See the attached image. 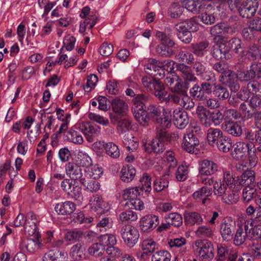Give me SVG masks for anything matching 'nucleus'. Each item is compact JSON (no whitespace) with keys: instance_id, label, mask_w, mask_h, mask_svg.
I'll return each instance as SVG.
<instances>
[{"instance_id":"f257e3e1","label":"nucleus","mask_w":261,"mask_h":261,"mask_svg":"<svg viewBox=\"0 0 261 261\" xmlns=\"http://www.w3.org/2000/svg\"><path fill=\"white\" fill-rule=\"evenodd\" d=\"M237 180L229 172H224L222 180L216 181L213 186L214 194L219 197H222L229 189H234Z\"/></svg>"},{"instance_id":"f03ea898","label":"nucleus","mask_w":261,"mask_h":261,"mask_svg":"<svg viewBox=\"0 0 261 261\" xmlns=\"http://www.w3.org/2000/svg\"><path fill=\"white\" fill-rule=\"evenodd\" d=\"M119 232L125 244L130 248L135 245L140 236L138 229L128 224L122 225Z\"/></svg>"},{"instance_id":"7ed1b4c3","label":"nucleus","mask_w":261,"mask_h":261,"mask_svg":"<svg viewBox=\"0 0 261 261\" xmlns=\"http://www.w3.org/2000/svg\"><path fill=\"white\" fill-rule=\"evenodd\" d=\"M149 118L155 123L164 128H169L171 120L166 117H162L161 107L158 105L150 104L146 110Z\"/></svg>"},{"instance_id":"20e7f679","label":"nucleus","mask_w":261,"mask_h":261,"mask_svg":"<svg viewBox=\"0 0 261 261\" xmlns=\"http://www.w3.org/2000/svg\"><path fill=\"white\" fill-rule=\"evenodd\" d=\"M177 70L180 73L181 84L184 87V90H188L192 83L197 81V78L190 66L179 63L177 65Z\"/></svg>"},{"instance_id":"39448f33","label":"nucleus","mask_w":261,"mask_h":261,"mask_svg":"<svg viewBox=\"0 0 261 261\" xmlns=\"http://www.w3.org/2000/svg\"><path fill=\"white\" fill-rule=\"evenodd\" d=\"M196 250L203 261H210L214 257V248L211 242L206 240L195 242Z\"/></svg>"},{"instance_id":"423d86ee","label":"nucleus","mask_w":261,"mask_h":261,"mask_svg":"<svg viewBox=\"0 0 261 261\" xmlns=\"http://www.w3.org/2000/svg\"><path fill=\"white\" fill-rule=\"evenodd\" d=\"M237 75L240 82H249L254 80L256 76L259 78L261 77V64L254 62L251 64L249 70L237 69Z\"/></svg>"},{"instance_id":"0eeeda50","label":"nucleus","mask_w":261,"mask_h":261,"mask_svg":"<svg viewBox=\"0 0 261 261\" xmlns=\"http://www.w3.org/2000/svg\"><path fill=\"white\" fill-rule=\"evenodd\" d=\"M159 248L158 244L152 239H145L141 244L143 252H138L137 256L141 261H147L149 256L152 255Z\"/></svg>"},{"instance_id":"6e6552de","label":"nucleus","mask_w":261,"mask_h":261,"mask_svg":"<svg viewBox=\"0 0 261 261\" xmlns=\"http://www.w3.org/2000/svg\"><path fill=\"white\" fill-rule=\"evenodd\" d=\"M219 81L227 86L232 92H237L240 89V86L238 81L237 72L229 69L224 74L220 76Z\"/></svg>"},{"instance_id":"1a4fd4ad","label":"nucleus","mask_w":261,"mask_h":261,"mask_svg":"<svg viewBox=\"0 0 261 261\" xmlns=\"http://www.w3.org/2000/svg\"><path fill=\"white\" fill-rule=\"evenodd\" d=\"M199 145V141L193 132L185 135L181 144L182 148L190 153L197 154V147Z\"/></svg>"},{"instance_id":"9d476101","label":"nucleus","mask_w":261,"mask_h":261,"mask_svg":"<svg viewBox=\"0 0 261 261\" xmlns=\"http://www.w3.org/2000/svg\"><path fill=\"white\" fill-rule=\"evenodd\" d=\"M235 227V222L230 218L223 220L220 225V232L224 240L229 241L232 239Z\"/></svg>"},{"instance_id":"9b49d317","label":"nucleus","mask_w":261,"mask_h":261,"mask_svg":"<svg viewBox=\"0 0 261 261\" xmlns=\"http://www.w3.org/2000/svg\"><path fill=\"white\" fill-rule=\"evenodd\" d=\"M258 4L257 0H246L245 4L239 6L237 5V8L240 15L246 18H249L255 14Z\"/></svg>"},{"instance_id":"f8f14e48","label":"nucleus","mask_w":261,"mask_h":261,"mask_svg":"<svg viewBox=\"0 0 261 261\" xmlns=\"http://www.w3.org/2000/svg\"><path fill=\"white\" fill-rule=\"evenodd\" d=\"M80 128L86 136L89 142H94L100 133L99 127L90 122H85L81 124Z\"/></svg>"},{"instance_id":"ddd939ff","label":"nucleus","mask_w":261,"mask_h":261,"mask_svg":"<svg viewBox=\"0 0 261 261\" xmlns=\"http://www.w3.org/2000/svg\"><path fill=\"white\" fill-rule=\"evenodd\" d=\"M140 227L144 232H150L159 224V217L154 215H147L140 221Z\"/></svg>"},{"instance_id":"4468645a","label":"nucleus","mask_w":261,"mask_h":261,"mask_svg":"<svg viewBox=\"0 0 261 261\" xmlns=\"http://www.w3.org/2000/svg\"><path fill=\"white\" fill-rule=\"evenodd\" d=\"M249 224L250 221H247L244 225L238 227L233 239L235 245L240 246L244 244L247 239L250 240L251 234L248 229Z\"/></svg>"},{"instance_id":"2eb2a0df","label":"nucleus","mask_w":261,"mask_h":261,"mask_svg":"<svg viewBox=\"0 0 261 261\" xmlns=\"http://www.w3.org/2000/svg\"><path fill=\"white\" fill-rule=\"evenodd\" d=\"M164 82L171 92L181 93L184 91V87L181 84V78L176 74H169Z\"/></svg>"},{"instance_id":"dca6fc26","label":"nucleus","mask_w":261,"mask_h":261,"mask_svg":"<svg viewBox=\"0 0 261 261\" xmlns=\"http://www.w3.org/2000/svg\"><path fill=\"white\" fill-rule=\"evenodd\" d=\"M189 117L187 113L181 109H175L173 113V122L179 129L184 128L189 123Z\"/></svg>"},{"instance_id":"f3484780","label":"nucleus","mask_w":261,"mask_h":261,"mask_svg":"<svg viewBox=\"0 0 261 261\" xmlns=\"http://www.w3.org/2000/svg\"><path fill=\"white\" fill-rule=\"evenodd\" d=\"M65 171L67 175L69 176L71 180H79L81 182V179L83 178V176L87 174L85 170L84 173L81 167L76 164L69 162L65 166Z\"/></svg>"},{"instance_id":"a211bd4d","label":"nucleus","mask_w":261,"mask_h":261,"mask_svg":"<svg viewBox=\"0 0 261 261\" xmlns=\"http://www.w3.org/2000/svg\"><path fill=\"white\" fill-rule=\"evenodd\" d=\"M221 128L226 133L235 137H239L243 134L241 126L233 120H225L222 123Z\"/></svg>"},{"instance_id":"6ab92c4d","label":"nucleus","mask_w":261,"mask_h":261,"mask_svg":"<svg viewBox=\"0 0 261 261\" xmlns=\"http://www.w3.org/2000/svg\"><path fill=\"white\" fill-rule=\"evenodd\" d=\"M210 42L207 40L192 43L190 46L191 51L198 57H203L208 51Z\"/></svg>"},{"instance_id":"aec40b11","label":"nucleus","mask_w":261,"mask_h":261,"mask_svg":"<svg viewBox=\"0 0 261 261\" xmlns=\"http://www.w3.org/2000/svg\"><path fill=\"white\" fill-rule=\"evenodd\" d=\"M250 144H246L244 142H237L234 144V148L231 152V156L237 160H243L246 157Z\"/></svg>"},{"instance_id":"412c9836","label":"nucleus","mask_w":261,"mask_h":261,"mask_svg":"<svg viewBox=\"0 0 261 261\" xmlns=\"http://www.w3.org/2000/svg\"><path fill=\"white\" fill-rule=\"evenodd\" d=\"M199 165V173L206 176L214 174L218 171V166L216 163L207 160H203L201 161Z\"/></svg>"},{"instance_id":"4be33fe9","label":"nucleus","mask_w":261,"mask_h":261,"mask_svg":"<svg viewBox=\"0 0 261 261\" xmlns=\"http://www.w3.org/2000/svg\"><path fill=\"white\" fill-rule=\"evenodd\" d=\"M156 127V138L160 140L161 142H170L178 139V135L176 133H169L164 128L159 125Z\"/></svg>"},{"instance_id":"5701e85b","label":"nucleus","mask_w":261,"mask_h":261,"mask_svg":"<svg viewBox=\"0 0 261 261\" xmlns=\"http://www.w3.org/2000/svg\"><path fill=\"white\" fill-rule=\"evenodd\" d=\"M202 2V0H183L181 4L188 11L197 14L203 12L205 9V5Z\"/></svg>"},{"instance_id":"b1692460","label":"nucleus","mask_w":261,"mask_h":261,"mask_svg":"<svg viewBox=\"0 0 261 261\" xmlns=\"http://www.w3.org/2000/svg\"><path fill=\"white\" fill-rule=\"evenodd\" d=\"M111 107L112 111L120 116L126 115L128 107L127 104L122 99L116 97L112 100Z\"/></svg>"},{"instance_id":"393cba45","label":"nucleus","mask_w":261,"mask_h":261,"mask_svg":"<svg viewBox=\"0 0 261 261\" xmlns=\"http://www.w3.org/2000/svg\"><path fill=\"white\" fill-rule=\"evenodd\" d=\"M202 80L204 81L202 82L200 86L204 96H205V99H206L207 95L211 94L213 92V86H215L216 80L213 74H211V75L205 76L204 77H203Z\"/></svg>"},{"instance_id":"a878e982","label":"nucleus","mask_w":261,"mask_h":261,"mask_svg":"<svg viewBox=\"0 0 261 261\" xmlns=\"http://www.w3.org/2000/svg\"><path fill=\"white\" fill-rule=\"evenodd\" d=\"M76 209V205L72 202L67 201L58 203L55 207V210L58 215H68L72 214Z\"/></svg>"},{"instance_id":"bb28decb","label":"nucleus","mask_w":261,"mask_h":261,"mask_svg":"<svg viewBox=\"0 0 261 261\" xmlns=\"http://www.w3.org/2000/svg\"><path fill=\"white\" fill-rule=\"evenodd\" d=\"M177 32H196L198 30V25L193 19H187L175 25Z\"/></svg>"},{"instance_id":"cd10ccee","label":"nucleus","mask_w":261,"mask_h":261,"mask_svg":"<svg viewBox=\"0 0 261 261\" xmlns=\"http://www.w3.org/2000/svg\"><path fill=\"white\" fill-rule=\"evenodd\" d=\"M236 179L237 180V185H242L246 187H252L254 184L255 181V173L252 170H246L244 171L241 176V178H238V177H236Z\"/></svg>"},{"instance_id":"c85d7f7f","label":"nucleus","mask_w":261,"mask_h":261,"mask_svg":"<svg viewBox=\"0 0 261 261\" xmlns=\"http://www.w3.org/2000/svg\"><path fill=\"white\" fill-rule=\"evenodd\" d=\"M144 150L148 153H160L163 152L164 150V145L163 142H161L160 140L156 139H152L149 143H146L144 145Z\"/></svg>"},{"instance_id":"c756f323","label":"nucleus","mask_w":261,"mask_h":261,"mask_svg":"<svg viewBox=\"0 0 261 261\" xmlns=\"http://www.w3.org/2000/svg\"><path fill=\"white\" fill-rule=\"evenodd\" d=\"M150 97L146 94L141 93L137 94L132 99L133 106L132 108V111L144 110V108L145 104L149 101Z\"/></svg>"},{"instance_id":"7c9ffc66","label":"nucleus","mask_w":261,"mask_h":261,"mask_svg":"<svg viewBox=\"0 0 261 261\" xmlns=\"http://www.w3.org/2000/svg\"><path fill=\"white\" fill-rule=\"evenodd\" d=\"M224 135L223 132L218 128H210L207 132V140L208 144L214 146L218 140L221 139Z\"/></svg>"},{"instance_id":"2f4dec72","label":"nucleus","mask_w":261,"mask_h":261,"mask_svg":"<svg viewBox=\"0 0 261 261\" xmlns=\"http://www.w3.org/2000/svg\"><path fill=\"white\" fill-rule=\"evenodd\" d=\"M83 177L81 179V184L83 185L87 190L91 192H96L99 189L100 185L95 179L90 177L88 174L83 176Z\"/></svg>"},{"instance_id":"473e14b6","label":"nucleus","mask_w":261,"mask_h":261,"mask_svg":"<svg viewBox=\"0 0 261 261\" xmlns=\"http://www.w3.org/2000/svg\"><path fill=\"white\" fill-rule=\"evenodd\" d=\"M184 220L186 224L190 225H193L195 224H200L203 222L201 215L195 212L186 211L184 213Z\"/></svg>"},{"instance_id":"72a5a7b5","label":"nucleus","mask_w":261,"mask_h":261,"mask_svg":"<svg viewBox=\"0 0 261 261\" xmlns=\"http://www.w3.org/2000/svg\"><path fill=\"white\" fill-rule=\"evenodd\" d=\"M20 249L27 251L31 254L34 253L39 248V243L38 240L33 239H27L23 241L19 246Z\"/></svg>"},{"instance_id":"f704fd0d","label":"nucleus","mask_w":261,"mask_h":261,"mask_svg":"<svg viewBox=\"0 0 261 261\" xmlns=\"http://www.w3.org/2000/svg\"><path fill=\"white\" fill-rule=\"evenodd\" d=\"M141 184V186L139 187L141 192H144L146 195H148L151 191V177L147 173H144L139 180Z\"/></svg>"},{"instance_id":"c9c22d12","label":"nucleus","mask_w":261,"mask_h":261,"mask_svg":"<svg viewBox=\"0 0 261 261\" xmlns=\"http://www.w3.org/2000/svg\"><path fill=\"white\" fill-rule=\"evenodd\" d=\"M136 175V170L132 166L123 167L121 171V179L125 182L131 181Z\"/></svg>"},{"instance_id":"e433bc0d","label":"nucleus","mask_w":261,"mask_h":261,"mask_svg":"<svg viewBox=\"0 0 261 261\" xmlns=\"http://www.w3.org/2000/svg\"><path fill=\"white\" fill-rule=\"evenodd\" d=\"M187 91L184 90L180 93L178 105L186 109L190 110L194 108L195 103L192 99L188 96Z\"/></svg>"},{"instance_id":"4c0bfd02","label":"nucleus","mask_w":261,"mask_h":261,"mask_svg":"<svg viewBox=\"0 0 261 261\" xmlns=\"http://www.w3.org/2000/svg\"><path fill=\"white\" fill-rule=\"evenodd\" d=\"M63 256L62 252L55 248L46 252L42 257V261H61Z\"/></svg>"},{"instance_id":"58836bf2","label":"nucleus","mask_w":261,"mask_h":261,"mask_svg":"<svg viewBox=\"0 0 261 261\" xmlns=\"http://www.w3.org/2000/svg\"><path fill=\"white\" fill-rule=\"evenodd\" d=\"M133 114L136 120L142 125L147 126L150 119L146 110H134Z\"/></svg>"},{"instance_id":"ea45409f","label":"nucleus","mask_w":261,"mask_h":261,"mask_svg":"<svg viewBox=\"0 0 261 261\" xmlns=\"http://www.w3.org/2000/svg\"><path fill=\"white\" fill-rule=\"evenodd\" d=\"M213 94L221 100H225L229 97V92L228 89L221 84H216L214 87Z\"/></svg>"},{"instance_id":"a19ab883","label":"nucleus","mask_w":261,"mask_h":261,"mask_svg":"<svg viewBox=\"0 0 261 261\" xmlns=\"http://www.w3.org/2000/svg\"><path fill=\"white\" fill-rule=\"evenodd\" d=\"M65 137L68 141L75 144H82L84 142L82 135L79 132L73 129L67 131Z\"/></svg>"},{"instance_id":"79ce46f5","label":"nucleus","mask_w":261,"mask_h":261,"mask_svg":"<svg viewBox=\"0 0 261 261\" xmlns=\"http://www.w3.org/2000/svg\"><path fill=\"white\" fill-rule=\"evenodd\" d=\"M161 66H162L161 62L154 59H150L148 63L145 65L144 69L148 74L153 75L161 68Z\"/></svg>"},{"instance_id":"37998d69","label":"nucleus","mask_w":261,"mask_h":261,"mask_svg":"<svg viewBox=\"0 0 261 261\" xmlns=\"http://www.w3.org/2000/svg\"><path fill=\"white\" fill-rule=\"evenodd\" d=\"M192 63L193 69L197 76L201 77L202 79L205 76L210 75L208 74L211 73V72L207 71L206 67L201 62L196 61Z\"/></svg>"},{"instance_id":"c03bdc74","label":"nucleus","mask_w":261,"mask_h":261,"mask_svg":"<svg viewBox=\"0 0 261 261\" xmlns=\"http://www.w3.org/2000/svg\"><path fill=\"white\" fill-rule=\"evenodd\" d=\"M76 164L87 168H89L92 164L91 158L86 153L80 151L77 155Z\"/></svg>"},{"instance_id":"a18cd8bd","label":"nucleus","mask_w":261,"mask_h":261,"mask_svg":"<svg viewBox=\"0 0 261 261\" xmlns=\"http://www.w3.org/2000/svg\"><path fill=\"white\" fill-rule=\"evenodd\" d=\"M176 58L179 62L187 65H190L194 61L193 54L185 50H180Z\"/></svg>"},{"instance_id":"49530a36","label":"nucleus","mask_w":261,"mask_h":261,"mask_svg":"<svg viewBox=\"0 0 261 261\" xmlns=\"http://www.w3.org/2000/svg\"><path fill=\"white\" fill-rule=\"evenodd\" d=\"M196 113L202 124L205 127H210L211 123V120L208 118L207 110L202 106H198L196 109Z\"/></svg>"},{"instance_id":"de8ad7c7","label":"nucleus","mask_w":261,"mask_h":261,"mask_svg":"<svg viewBox=\"0 0 261 261\" xmlns=\"http://www.w3.org/2000/svg\"><path fill=\"white\" fill-rule=\"evenodd\" d=\"M219 151L224 153L228 152L232 147L231 139L228 137L224 136L223 137L218 140L215 145Z\"/></svg>"},{"instance_id":"09e8293b","label":"nucleus","mask_w":261,"mask_h":261,"mask_svg":"<svg viewBox=\"0 0 261 261\" xmlns=\"http://www.w3.org/2000/svg\"><path fill=\"white\" fill-rule=\"evenodd\" d=\"M239 198V195L233 190V189H229L226 194L221 197L222 201L228 204L237 203Z\"/></svg>"},{"instance_id":"8fccbe9b","label":"nucleus","mask_w":261,"mask_h":261,"mask_svg":"<svg viewBox=\"0 0 261 261\" xmlns=\"http://www.w3.org/2000/svg\"><path fill=\"white\" fill-rule=\"evenodd\" d=\"M165 218L170 225L175 227H178L182 224V217L177 213H170L165 216Z\"/></svg>"},{"instance_id":"3c124183","label":"nucleus","mask_w":261,"mask_h":261,"mask_svg":"<svg viewBox=\"0 0 261 261\" xmlns=\"http://www.w3.org/2000/svg\"><path fill=\"white\" fill-rule=\"evenodd\" d=\"M156 36L161 42V44H164L168 47H173L175 43L170 35H167L163 32L158 31L156 33Z\"/></svg>"},{"instance_id":"603ef678","label":"nucleus","mask_w":261,"mask_h":261,"mask_svg":"<svg viewBox=\"0 0 261 261\" xmlns=\"http://www.w3.org/2000/svg\"><path fill=\"white\" fill-rule=\"evenodd\" d=\"M163 94L162 97L158 98L161 102H165L166 103L172 102L175 104H178L180 93L171 92V93L168 94V92L166 91V94L163 93Z\"/></svg>"},{"instance_id":"864d4df0","label":"nucleus","mask_w":261,"mask_h":261,"mask_svg":"<svg viewBox=\"0 0 261 261\" xmlns=\"http://www.w3.org/2000/svg\"><path fill=\"white\" fill-rule=\"evenodd\" d=\"M141 193L139 187L130 188L125 189L123 191L122 198L125 201L132 200L136 198Z\"/></svg>"},{"instance_id":"5fc2aeb1","label":"nucleus","mask_w":261,"mask_h":261,"mask_svg":"<svg viewBox=\"0 0 261 261\" xmlns=\"http://www.w3.org/2000/svg\"><path fill=\"white\" fill-rule=\"evenodd\" d=\"M217 41L219 43V50H221V53L224 56V60L230 59L231 58L230 53L231 47L229 41H227L225 38H224V40H217Z\"/></svg>"},{"instance_id":"6e6d98bb","label":"nucleus","mask_w":261,"mask_h":261,"mask_svg":"<svg viewBox=\"0 0 261 261\" xmlns=\"http://www.w3.org/2000/svg\"><path fill=\"white\" fill-rule=\"evenodd\" d=\"M107 154L113 158L120 156V151L118 146L113 142H108L103 145Z\"/></svg>"},{"instance_id":"4d7b16f0","label":"nucleus","mask_w":261,"mask_h":261,"mask_svg":"<svg viewBox=\"0 0 261 261\" xmlns=\"http://www.w3.org/2000/svg\"><path fill=\"white\" fill-rule=\"evenodd\" d=\"M248 161L251 167H254L258 161L257 151L254 144H250L247 151Z\"/></svg>"},{"instance_id":"13d9d810","label":"nucleus","mask_w":261,"mask_h":261,"mask_svg":"<svg viewBox=\"0 0 261 261\" xmlns=\"http://www.w3.org/2000/svg\"><path fill=\"white\" fill-rule=\"evenodd\" d=\"M257 55L252 53L248 50H241V54L238 56V63L240 65L241 63H246L248 60H254L256 59Z\"/></svg>"},{"instance_id":"bf43d9fd","label":"nucleus","mask_w":261,"mask_h":261,"mask_svg":"<svg viewBox=\"0 0 261 261\" xmlns=\"http://www.w3.org/2000/svg\"><path fill=\"white\" fill-rule=\"evenodd\" d=\"M170 253L165 250L155 252L151 256V261H170Z\"/></svg>"},{"instance_id":"052dcab7","label":"nucleus","mask_w":261,"mask_h":261,"mask_svg":"<svg viewBox=\"0 0 261 261\" xmlns=\"http://www.w3.org/2000/svg\"><path fill=\"white\" fill-rule=\"evenodd\" d=\"M166 91L164 84L155 79L152 87V91H150V92L153 93L156 97L158 98L162 97L163 93L166 94Z\"/></svg>"},{"instance_id":"680f3d73","label":"nucleus","mask_w":261,"mask_h":261,"mask_svg":"<svg viewBox=\"0 0 261 261\" xmlns=\"http://www.w3.org/2000/svg\"><path fill=\"white\" fill-rule=\"evenodd\" d=\"M212 193L213 190L212 188L204 186L195 192L192 196L194 199H197L204 197H208L212 195Z\"/></svg>"},{"instance_id":"e2e57ef3","label":"nucleus","mask_w":261,"mask_h":261,"mask_svg":"<svg viewBox=\"0 0 261 261\" xmlns=\"http://www.w3.org/2000/svg\"><path fill=\"white\" fill-rule=\"evenodd\" d=\"M169 181L167 177H160L153 181V187L157 192H161L168 187Z\"/></svg>"},{"instance_id":"0e129e2a","label":"nucleus","mask_w":261,"mask_h":261,"mask_svg":"<svg viewBox=\"0 0 261 261\" xmlns=\"http://www.w3.org/2000/svg\"><path fill=\"white\" fill-rule=\"evenodd\" d=\"M224 29L223 23H217L211 28L210 34L215 37V40H216L217 39L218 41H220V40H224V37L220 35V34L223 33V30Z\"/></svg>"},{"instance_id":"69168bd1","label":"nucleus","mask_w":261,"mask_h":261,"mask_svg":"<svg viewBox=\"0 0 261 261\" xmlns=\"http://www.w3.org/2000/svg\"><path fill=\"white\" fill-rule=\"evenodd\" d=\"M119 221L122 223L125 221H134L138 219V216L136 212L132 210H126L121 212L119 216Z\"/></svg>"},{"instance_id":"338daca9","label":"nucleus","mask_w":261,"mask_h":261,"mask_svg":"<svg viewBox=\"0 0 261 261\" xmlns=\"http://www.w3.org/2000/svg\"><path fill=\"white\" fill-rule=\"evenodd\" d=\"M247 89L249 93L256 95L261 93V84L257 81L253 80L247 84Z\"/></svg>"},{"instance_id":"774afa93","label":"nucleus","mask_w":261,"mask_h":261,"mask_svg":"<svg viewBox=\"0 0 261 261\" xmlns=\"http://www.w3.org/2000/svg\"><path fill=\"white\" fill-rule=\"evenodd\" d=\"M250 254L256 259H261V246L259 243L252 242L249 245Z\"/></svg>"}]
</instances>
